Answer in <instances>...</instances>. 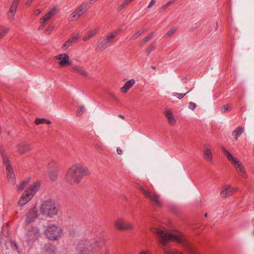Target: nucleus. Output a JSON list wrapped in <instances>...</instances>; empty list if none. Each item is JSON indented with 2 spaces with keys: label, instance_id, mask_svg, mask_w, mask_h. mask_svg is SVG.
Returning a JSON list of instances; mask_svg holds the SVG:
<instances>
[{
  "label": "nucleus",
  "instance_id": "22",
  "mask_svg": "<svg viewBox=\"0 0 254 254\" xmlns=\"http://www.w3.org/2000/svg\"><path fill=\"white\" fill-rule=\"evenodd\" d=\"M40 183L38 182L33 183L26 190L28 191L29 194L31 195L33 197L36 192L38 191L40 188Z\"/></svg>",
  "mask_w": 254,
  "mask_h": 254
},
{
  "label": "nucleus",
  "instance_id": "4",
  "mask_svg": "<svg viewBox=\"0 0 254 254\" xmlns=\"http://www.w3.org/2000/svg\"><path fill=\"white\" fill-rule=\"evenodd\" d=\"M0 155L5 166L8 182L13 185L15 183L16 177L9 160L6 150L3 145H0Z\"/></svg>",
  "mask_w": 254,
  "mask_h": 254
},
{
  "label": "nucleus",
  "instance_id": "48",
  "mask_svg": "<svg viewBox=\"0 0 254 254\" xmlns=\"http://www.w3.org/2000/svg\"><path fill=\"white\" fill-rule=\"evenodd\" d=\"M95 148L98 150V151H101L102 148L99 144H96L95 145Z\"/></svg>",
  "mask_w": 254,
  "mask_h": 254
},
{
  "label": "nucleus",
  "instance_id": "17",
  "mask_svg": "<svg viewBox=\"0 0 254 254\" xmlns=\"http://www.w3.org/2000/svg\"><path fill=\"white\" fill-rule=\"evenodd\" d=\"M236 189L231 187V186H225L222 187L220 192V195L222 197H228L231 196Z\"/></svg>",
  "mask_w": 254,
  "mask_h": 254
},
{
  "label": "nucleus",
  "instance_id": "49",
  "mask_svg": "<svg viewBox=\"0 0 254 254\" xmlns=\"http://www.w3.org/2000/svg\"><path fill=\"white\" fill-rule=\"evenodd\" d=\"M41 13V10L39 9H36V10H35L34 11V14L36 15H38L39 14H40Z\"/></svg>",
  "mask_w": 254,
  "mask_h": 254
},
{
  "label": "nucleus",
  "instance_id": "30",
  "mask_svg": "<svg viewBox=\"0 0 254 254\" xmlns=\"http://www.w3.org/2000/svg\"><path fill=\"white\" fill-rule=\"evenodd\" d=\"M44 254H55V247L51 245H46Z\"/></svg>",
  "mask_w": 254,
  "mask_h": 254
},
{
  "label": "nucleus",
  "instance_id": "50",
  "mask_svg": "<svg viewBox=\"0 0 254 254\" xmlns=\"http://www.w3.org/2000/svg\"><path fill=\"white\" fill-rule=\"evenodd\" d=\"M33 1V0H27L26 2V5H30Z\"/></svg>",
  "mask_w": 254,
  "mask_h": 254
},
{
  "label": "nucleus",
  "instance_id": "53",
  "mask_svg": "<svg viewBox=\"0 0 254 254\" xmlns=\"http://www.w3.org/2000/svg\"><path fill=\"white\" fill-rule=\"evenodd\" d=\"M45 123L47 124H51L52 123H51V122L50 120H46L45 119Z\"/></svg>",
  "mask_w": 254,
  "mask_h": 254
},
{
  "label": "nucleus",
  "instance_id": "1",
  "mask_svg": "<svg viewBox=\"0 0 254 254\" xmlns=\"http://www.w3.org/2000/svg\"><path fill=\"white\" fill-rule=\"evenodd\" d=\"M151 231L159 236V242L163 246H166L168 242L170 241H175L182 244L189 254H194L189 245L185 242V240L180 232L169 233L157 228H151Z\"/></svg>",
  "mask_w": 254,
  "mask_h": 254
},
{
  "label": "nucleus",
  "instance_id": "12",
  "mask_svg": "<svg viewBox=\"0 0 254 254\" xmlns=\"http://www.w3.org/2000/svg\"><path fill=\"white\" fill-rule=\"evenodd\" d=\"M40 235L39 230L36 227H31L28 229L26 234L27 240L31 241L37 240Z\"/></svg>",
  "mask_w": 254,
  "mask_h": 254
},
{
  "label": "nucleus",
  "instance_id": "55",
  "mask_svg": "<svg viewBox=\"0 0 254 254\" xmlns=\"http://www.w3.org/2000/svg\"><path fill=\"white\" fill-rule=\"evenodd\" d=\"M43 28H44V25H41H41L39 26V27H38V30H42V29H43Z\"/></svg>",
  "mask_w": 254,
  "mask_h": 254
},
{
  "label": "nucleus",
  "instance_id": "15",
  "mask_svg": "<svg viewBox=\"0 0 254 254\" xmlns=\"http://www.w3.org/2000/svg\"><path fill=\"white\" fill-rule=\"evenodd\" d=\"M117 34L118 33L116 32L111 33L109 35L103 39L99 44L100 48L102 50H104L107 48L109 46V44L111 42V40L115 37Z\"/></svg>",
  "mask_w": 254,
  "mask_h": 254
},
{
  "label": "nucleus",
  "instance_id": "19",
  "mask_svg": "<svg viewBox=\"0 0 254 254\" xmlns=\"http://www.w3.org/2000/svg\"><path fill=\"white\" fill-rule=\"evenodd\" d=\"M71 70L72 72L77 73L83 76L87 77L88 76V73L87 70L80 65H74L72 66Z\"/></svg>",
  "mask_w": 254,
  "mask_h": 254
},
{
  "label": "nucleus",
  "instance_id": "35",
  "mask_svg": "<svg viewBox=\"0 0 254 254\" xmlns=\"http://www.w3.org/2000/svg\"><path fill=\"white\" fill-rule=\"evenodd\" d=\"M9 28L2 26H0V39L4 36L8 32Z\"/></svg>",
  "mask_w": 254,
  "mask_h": 254
},
{
  "label": "nucleus",
  "instance_id": "38",
  "mask_svg": "<svg viewBox=\"0 0 254 254\" xmlns=\"http://www.w3.org/2000/svg\"><path fill=\"white\" fill-rule=\"evenodd\" d=\"M143 32H144V31H143V30H138V31H137L136 33H135L131 36V37H130V40H134V39H137L140 36H141L143 34Z\"/></svg>",
  "mask_w": 254,
  "mask_h": 254
},
{
  "label": "nucleus",
  "instance_id": "5",
  "mask_svg": "<svg viewBox=\"0 0 254 254\" xmlns=\"http://www.w3.org/2000/svg\"><path fill=\"white\" fill-rule=\"evenodd\" d=\"M221 148L223 153L226 156L227 159L231 162L238 174L243 178H247L248 175L243 164L237 158L234 157L232 154L224 147H222Z\"/></svg>",
  "mask_w": 254,
  "mask_h": 254
},
{
  "label": "nucleus",
  "instance_id": "21",
  "mask_svg": "<svg viewBox=\"0 0 254 254\" xmlns=\"http://www.w3.org/2000/svg\"><path fill=\"white\" fill-rule=\"evenodd\" d=\"M19 3V0H14L11 4L10 8L8 11L7 15L10 19H13L17 10Z\"/></svg>",
  "mask_w": 254,
  "mask_h": 254
},
{
  "label": "nucleus",
  "instance_id": "32",
  "mask_svg": "<svg viewBox=\"0 0 254 254\" xmlns=\"http://www.w3.org/2000/svg\"><path fill=\"white\" fill-rule=\"evenodd\" d=\"M28 184V181H23L21 182L20 184L16 186L17 190L19 191H22Z\"/></svg>",
  "mask_w": 254,
  "mask_h": 254
},
{
  "label": "nucleus",
  "instance_id": "6",
  "mask_svg": "<svg viewBox=\"0 0 254 254\" xmlns=\"http://www.w3.org/2000/svg\"><path fill=\"white\" fill-rule=\"evenodd\" d=\"M40 212L44 216L52 217L57 214L58 208L53 200L48 199L41 204Z\"/></svg>",
  "mask_w": 254,
  "mask_h": 254
},
{
  "label": "nucleus",
  "instance_id": "20",
  "mask_svg": "<svg viewBox=\"0 0 254 254\" xmlns=\"http://www.w3.org/2000/svg\"><path fill=\"white\" fill-rule=\"evenodd\" d=\"M31 195L29 194L28 191H25L21 195L18 201V205L22 206L25 205L32 199Z\"/></svg>",
  "mask_w": 254,
  "mask_h": 254
},
{
  "label": "nucleus",
  "instance_id": "7",
  "mask_svg": "<svg viewBox=\"0 0 254 254\" xmlns=\"http://www.w3.org/2000/svg\"><path fill=\"white\" fill-rule=\"evenodd\" d=\"M46 237L52 241L58 240L63 235V230L59 226L52 225L49 226L45 231Z\"/></svg>",
  "mask_w": 254,
  "mask_h": 254
},
{
  "label": "nucleus",
  "instance_id": "37",
  "mask_svg": "<svg viewBox=\"0 0 254 254\" xmlns=\"http://www.w3.org/2000/svg\"><path fill=\"white\" fill-rule=\"evenodd\" d=\"M192 88H191L189 91H187L186 93H176V92H173L172 93V95L173 96H175L176 97V98H177L178 99H182V98H183L185 95L188 94V93H189L191 90H192Z\"/></svg>",
  "mask_w": 254,
  "mask_h": 254
},
{
  "label": "nucleus",
  "instance_id": "42",
  "mask_svg": "<svg viewBox=\"0 0 254 254\" xmlns=\"http://www.w3.org/2000/svg\"><path fill=\"white\" fill-rule=\"evenodd\" d=\"M45 122V118H37L35 120V124L37 125L44 124Z\"/></svg>",
  "mask_w": 254,
  "mask_h": 254
},
{
  "label": "nucleus",
  "instance_id": "61",
  "mask_svg": "<svg viewBox=\"0 0 254 254\" xmlns=\"http://www.w3.org/2000/svg\"><path fill=\"white\" fill-rule=\"evenodd\" d=\"M207 213H206V214H205V217H206V216H207Z\"/></svg>",
  "mask_w": 254,
  "mask_h": 254
},
{
  "label": "nucleus",
  "instance_id": "41",
  "mask_svg": "<svg viewBox=\"0 0 254 254\" xmlns=\"http://www.w3.org/2000/svg\"><path fill=\"white\" fill-rule=\"evenodd\" d=\"M221 112L223 113L230 110V106L228 104L225 105L221 107Z\"/></svg>",
  "mask_w": 254,
  "mask_h": 254
},
{
  "label": "nucleus",
  "instance_id": "45",
  "mask_svg": "<svg viewBox=\"0 0 254 254\" xmlns=\"http://www.w3.org/2000/svg\"><path fill=\"white\" fill-rule=\"evenodd\" d=\"M156 0H151L147 6L148 8H151L155 3Z\"/></svg>",
  "mask_w": 254,
  "mask_h": 254
},
{
  "label": "nucleus",
  "instance_id": "57",
  "mask_svg": "<svg viewBox=\"0 0 254 254\" xmlns=\"http://www.w3.org/2000/svg\"><path fill=\"white\" fill-rule=\"evenodd\" d=\"M151 67H152V69H156V67H155V66H151Z\"/></svg>",
  "mask_w": 254,
  "mask_h": 254
},
{
  "label": "nucleus",
  "instance_id": "33",
  "mask_svg": "<svg viewBox=\"0 0 254 254\" xmlns=\"http://www.w3.org/2000/svg\"><path fill=\"white\" fill-rule=\"evenodd\" d=\"M154 33L153 32H151L147 35L146 37L143 39L141 42L140 44L141 45H145L150 39H151L153 38Z\"/></svg>",
  "mask_w": 254,
  "mask_h": 254
},
{
  "label": "nucleus",
  "instance_id": "60",
  "mask_svg": "<svg viewBox=\"0 0 254 254\" xmlns=\"http://www.w3.org/2000/svg\"><path fill=\"white\" fill-rule=\"evenodd\" d=\"M106 254H109V252L107 251Z\"/></svg>",
  "mask_w": 254,
  "mask_h": 254
},
{
  "label": "nucleus",
  "instance_id": "43",
  "mask_svg": "<svg viewBox=\"0 0 254 254\" xmlns=\"http://www.w3.org/2000/svg\"><path fill=\"white\" fill-rule=\"evenodd\" d=\"M188 107L191 110H194L195 109V108L196 107V105L195 103H194L192 102H190L189 103Z\"/></svg>",
  "mask_w": 254,
  "mask_h": 254
},
{
  "label": "nucleus",
  "instance_id": "18",
  "mask_svg": "<svg viewBox=\"0 0 254 254\" xmlns=\"http://www.w3.org/2000/svg\"><path fill=\"white\" fill-rule=\"evenodd\" d=\"M80 34L79 33H77L73 36L69 38L67 41H66L64 42V43L62 45V48L64 50H66L73 44L75 43L80 38Z\"/></svg>",
  "mask_w": 254,
  "mask_h": 254
},
{
  "label": "nucleus",
  "instance_id": "58",
  "mask_svg": "<svg viewBox=\"0 0 254 254\" xmlns=\"http://www.w3.org/2000/svg\"><path fill=\"white\" fill-rule=\"evenodd\" d=\"M252 233H253V235H254V230L253 231Z\"/></svg>",
  "mask_w": 254,
  "mask_h": 254
},
{
  "label": "nucleus",
  "instance_id": "40",
  "mask_svg": "<svg viewBox=\"0 0 254 254\" xmlns=\"http://www.w3.org/2000/svg\"><path fill=\"white\" fill-rule=\"evenodd\" d=\"M174 2V0H170L167 2L166 4L162 5L161 7V9L162 10H165L172 3Z\"/></svg>",
  "mask_w": 254,
  "mask_h": 254
},
{
  "label": "nucleus",
  "instance_id": "59",
  "mask_svg": "<svg viewBox=\"0 0 254 254\" xmlns=\"http://www.w3.org/2000/svg\"><path fill=\"white\" fill-rule=\"evenodd\" d=\"M133 0H129V3L131 2V1H132Z\"/></svg>",
  "mask_w": 254,
  "mask_h": 254
},
{
  "label": "nucleus",
  "instance_id": "36",
  "mask_svg": "<svg viewBox=\"0 0 254 254\" xmlns=\"http://www.w3.org/2000/svg\"><path fill=\"white\" fill-rule=\"evenodd\" d=\"M156 47V44L155 42L152 43L149 47L146 50L147 55L150 54L152 51H154Z\"/></svg>",
  "mask_w": 254,
  "mask_h": 254
},
{
  "label": "nucleus",
  "instance_id": "28",
  "mask_svg": "<svg viewBox=\"0 0 254 254\" xmlns=\"http://www.w3.org/2000/svg\"><path fill=\"white\" fill-rule=\"evenodd\" d=\"M244 131V128L243 127L239 126L236 128L232 132V135L234 136L236 139H237L238 137L242 134Z\"/></svg>",
  "mask_w": 254,
  "mask_h": 254
},
{
  "label": "nucleus",
  "instance_id": "31",
  "mask_svg": "<svg viewBox=\"0 0 254 254\" xmlns=\"http://www.w3.org/2000/svg\"><path fill=\"white\" fill-rule=\"evenodd\" d=\"M177 28H173L169 30L163 36L166 39H170L176 32Z\"/></svg>",
  "mask_w": 254,
  "mask_h": 254
},
{
  "label": "nucleus",
  "instance_id": "16",
  "mask_svg": "<svg viewBox=\"0 0 254 254\" xmlns=\"http://www.w3.org/2000/svg\"><path fill=\"white\" fill-rule=\"evenodd\" d=\"M38 217L37 211L35 207L30 209L26 215V221L28 223L34 221Z\"/></svg>",
  "mask_w": 254,
  "mask_h": 254
},
{
  "label": "nucleus",
  "instance_id": "8",
  "mask_svg": "<svg viewBox=\"0 0 254 254\" xmlns=\"http://www.w3.org/2000/svg\"><path fill=\"white\" fill-rule=\"evenodd\" d=\"M115 227L120 231L131 230L134 227L133 224L122 218H117L115 222Z\"/></svg>",
  "mask_w": 254,
  "mask_h": 254
},
{
  "label": "nucleus",
  "instance_id": "27",
  "mask_svg": "<svg viewBox=\"0 0 254 254\" xmlns=\"http://www.w3.org/2000/svg\"><path fill=\"white\" fill-rule=\"evenodd\" d=\"M58 12V9L55 6H54L49 11H48L44 16V17L48 21L52 16L56 15Z\"/></svg>",
  "mask_w": 254,
  "mask_h": 254
},
{
  "label": "nucleus",
  "instance_id": "47",
  "mask_svg": "<svg viewBox=\"0 0 254 254\" xmlns=\"http://www.w3.org/2000/svg\"><path fill=\"white\" fill-rule=\"evenodd\" d=\"M117 151L119 155H122L123 154V150L119 147L117 148Z\"/></svg>",
  "mask_w": 254,
  "mask_h": 254
},
{
  "label": "nucleus",
  "instance_id": "11",
  "mask_svg": "<svg viewBox=\"0 0 254 254\" xmlns=\"http://www.w3.org/2000/svg\"><path fill=\"white\" fill-rule=\"evenodd\" d=\"M16 149L19 154L22 155L30 151L32 147L31 145L27 142L19 141L16 145Z\"/></svg>",
  "mask_w": 254,
  "mask_h": 254
},
{
  "label": "nucleus",
  "instance_id": "44",
  "mask_svg": "<svg viewBox=\"0 0 254 254\" xmlns=\"http://www.w3.org/2000/svg\"><path fill=\"white\" fill-rule=\"evenodd\" d=\"M53 29H54V26H51L48 27L45 30V34L47 35L49 34L51 32V31L53 30Z\"/></svg>",
  "mask_w": 254,
  "mask_h": 254
},
{
  "label": "nucleus",
  "instance_id": "3",
  "mask_svg": "<svg viewBox=\"0 0 254 254\" xmlns=\"http://www.w3.org/2000/svg\"><path fill=\"white\" fill-rule=\"evenodd\" d=\"M101 246L100 243L96 239L80 241L76 247L78 254H93Z\"/></svg>",
  "mask_w": 254,
  "mask_h": 254
},
{
  "label": "nucleus",
  "instance_id": "51",
  "mask_svg": "<svg viewBox=\"0 0 254 254\" xmlns=\"http://www.w3.org/2000/svg\"><path fill=\"white\" fill-rule=\"evenodd\" d=\"M139 254H150L148 251H141Z\"/></svg>",
  "mask_w": 254,
  "mask_h": 254
},
{
  "label": "nucleus",
  "instance_id": "13",
  "mask_svg": "<svg viewBox=\"0 0 254 254\" xmlns=\"http://www.w3.org/2000/svg\"><path fill=\"white\" fill-rule=\"evenodd\" d=\"M54 59L59 60V64L61 67H65L71 64L69 61V57L67 54H59L54 57Z\"/></svg>",
  "mask_w": 254,
  "mask_h": 254
},
{
  "label": "nucleus",
  "instance_id": "29",
  "mask_svg": "<svg viewBox=\"0 0 254 254\" xmlns=\"http://www.w3.org/2000/svg\"><path fill=\"white\" fill-rule=\"evenodd\" d=\"M163 251L165 254H182L181 252L175 249L164 248Z\"/></svg>",
  "mask_w": 254,
  "mask_h": 254
},
{
  "label": "nucleus",
  "instance_id": "25",
  "mask_svg": "<svg viewBox=\"0 0 254 254\" xmlns=\"http://www.w3.org/2000/svg\"><path fill=\"white\" fill-rule=\"evenodd\" d=\"M165 116L169 122V124L171 126H174L176 123V120L175 119L172 112L170 110H167L165 111Z\"/></svg>",
  "mask_w": 254,
  "mask_h": 254
},
{
  "label": "nucleus",
  "instance_id": "14",
  "mask_svg": "<svg viewBox=\"0 0 254 254\" xmlns=\"http://www.w3.org/2000/svg\"><path fill=\"white\" fill-rule=\"evenodd\" d=\"M203 157L207 162L212 164L213 154L211 148L209 146L204 145L203 149Z\"/></svg>",
  "mask_w": 254,
  "mask_h": 254
},
{
  "label": "nucleus",
  "instance_id": "10",
  "mask_svg": "<svg viewBox=\"0 0 254 254\" xmlns=\"http://www.w3.org/2000/svg\"><path fill=\"white\" fill-rule=\"evenodd\" d=\"M88 4L86 2L82 3L70 15L71 20H75L78 19L88 9Z\"/></svg>",
  "mask_w": 254,
  "mask_h": 254
},
{
  "label": "nucleus",
  "instance_id": "24",
  "mask_svg": "<svg viewBox=\"0 0 254 254\" xmlns=\"http://www.w3.org/2000/svg\"><path fill=\"white\" fill-rule=\"evenodd\" d=\"M98 32V29L97 28H92L89 31L86 35L83 37L82 40L83 41H86L94 36Z\"/></svg>",
  "mask_w": 254,
  "mask_h": 254
},
{
  "label": "nucleus",
  "instance_id": "54",
  "mask_svg": "<svg viewBox=\"0 0 254 254\" xmlns=\"http://www.w3.org/2000/svg\"><path fill=\"white\" fill-rule=\"evenodd\" d=\"M118 117L122 119V120H125V117L121 114L119 115Z\"/></svg>",
  "mask_w": 254,
  "mask_h": 254
},
{
  "label": "nucleus",
  "instance_id": "9",
  "mask_svg": "<svg viewBox=\"0 0 254 254\" xmlns=\"http://www.w3.org/2000/svg\"><path fill=\"white\" fill-rule=\"evenodd\" d=\"M139 189L141 192L155 204L158 206H160L161 205L160 194L155 192H152L151 191H147L141 186H140Z\"/></svg>",
  "mask_w": 254,
  "mask_h": 254
},
{
  "label": "nucleus",
  "instance_id": "34",
  "mask_svg": "<svg viewBox=\"0 0 254 254\" xmlns=\"http://www.w3.org/2000/svg\"><path fill=\"white\" fill-rule=\"evenodd\" d=\"M129 3V0H124L117 7V10L121 11Z\"/></svg>",
  "mask_w": 254,
  "mask_h": 254
},
{
  "label": "nucleus",
  "instance_id": "46",
  "mask_svg": "<svg viewBox=\"0 0 254 254\" xmlns=\"http://www.w3.org/2000/svg\"><path fill=\"white\" fill-rule=\"evenodd\" d=\"M48 20L45 19V18L43 16L40 19V22L41 25H44V23L46 22Z\"/></svg>",
  "mask_w": 254,
  "mask_h": 254
},
{
  "label": "nucleus",
  "instance_id": "2",
  "mask_svg": "<svg viewBox=\"0 0 254 254\" xmlns=\"http://www.w3.org/2000/svg\"><path fill=\"white\" fill-rule=\"evenodd\" d=\"M90 174L87 167L80 164H75L69 168L65 175L64 180L71 185H76L80 183L84 176Z\"/></svg>",
  "mask_w": 254,
  "mask_h": 254
},
{
  "label": "nucleus",
  "instance_id": "56",
  "mask_svg": "<svg viewBox=\"0 0 254 254\" xmlns=\"http://www.w3.org/2000/svg\"><path fill=\"white\" fill-rule=\"evenodd\" d=\"M98 0H89V2L91 3H94V2H96Z\"/></svg>",
  "mask_w": 254,
  "mask_h": 254
},
{
  "label": "nucleus",
  "instance_id": "23",
  "mask_svg": "<svg viewBox=\"0 0 254 254\" xmlns=\"http://www.w3.org/2000/svg\"><path fill=\"white\" fill-rule=\"evenodd\" d=\"M135 81L133 79H131L127 81L123 87L121 88V91L123 93H126L127 91L135 84Z\"/></svg>",
  "mask_w": 254,
  "mask_h": 254
},
{
  "label": "nucleus",
  "instance_id": "39",
  "mask_svg": "<svg viewBox=\"0 0 254 254\" xmlns=\"http://www.w3.org/2000/svg\"><path fill=\"white\" fill-rule=\"evenodd\" d=\"M84 106L83 105L80 106L77 110L76 116L78 117L81 116L84 112Z\"/></svg>",
  "mask_w": 254,
  "mask_h": 254
},
{
  "label": "nucleus",
  "instance_id": "26",
  "mask_svg": "<svg viewBox=\"0 0 254 254\" xmlns=\"http://www.w3.org/2000/svg\"><path fill=\"white\" fill-rule=\"evenodd\" d=\"M48 175L50 179L52 181H55L57 180L59 175L58 170L57 169H49Z\"/></svg>",
  "mask_w": 254,
  "mask_h": 254
},
{
  "label": "nucleus",
  "instance_id": "52",
  "mask_svg": "<svg viewBox=\"0 0 254 254\" xmlns=\"http://www.w3.org/2000/svg\"><path fill=\"white\" fill-rule=\"evenodd\" d=\"M110 95L115 100H117V97H116V96L115 94H111Z\"/></svg>",
  "mask_w": 254,
  "mask_h": 254
}]
</instances>
